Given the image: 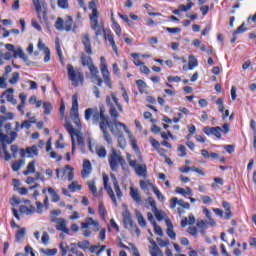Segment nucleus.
I'll return each instance as SVG.
<instances>
[{"mask_svg": "<svg viewBox=\"0 0 256 256\" xmlns=\"http://www.w3.org/2000/svg\"><path fill=\"white\" fill-rule=\"evenodd\" d=\"M113 122L109 121V116L105 115V107H100V116H99V128L100 131H107V127L111 129Z\"/></svg>", "mask_w": 256, "mask_h": 256, "instance_id": "nucleus-9", "label": "nucleus"}, {"mask_svg": "<svg viewBox=\"0 0 256 256\" xmlns=\"http://www.w3.org/2000/svg\"><path fill=\"white\" fill-rule=\"evenodd\" d=\"M52 221H54V223H57L56 225V229L57 231H62V233H66V235H69V229L67 227V220L63 219V218H55Z\"/></svg>", "mask_w": 256, "mask_h": 256, "instance_id": "nucleus-16", "label": "nucleus"}, {"mask_svg": "<svg viewBox=\"0 0 256 256\" xmlns=\"http://www.w3.org/2000/svg\"><path fill=\"white\" fill-rule=\"evenodd\" d=\"M26 153L30 159H33V157H37V155H39V149H37L36 145H34L32 147H27L26 150L22 149L21 157H25Z\"/></svg>", "mask_w": 256, "mask_h": 256, "instance_id": "nucleus-20", "label": "nucleus"}, {"mask_svg": "<svg viewBox=\"0 0 256 256\" xmlns=\"http://www.w3.org/2000/svg\"><path fill=\"white\" fill-rule=\"evenodd\" d=\"M101 73H102V77L105 85H107L109 89H113V81H111V74L107 69V65H103L101 67Z\"/></svg>", "mask_w": 256, "mask_h": 256, "instance_id": "nucleus-14", "label": "nucleus"}, {"mask_svg": "<svg viewBox=\"0 0 256 256\" xmlns=\"http://www.w3.org/2000/svg\"><path fill=\"white\" fill-rule=\"evenodd\" d=\"M90 245H91V242H89V240H83L77 243V247H79V249H83V251H87Z\"/></svg>", "mask_w": 256, "mask_h": 256, "instance_id": "nucleus-41", "label": "nucleus"}, {"mask_svg": "<svg viewBox=\"0 0 256 256\" xmlns=\"http://www.w3.org/2000/svg\"><path fill=\"white\" fill-rule=\"evenodd\" d=\"M48 193L51 195L53 203H58V201L61 200V197L55 192V189L48 187Z\"/></svg>", "mask_w": 256, "mask_h": 256, "instance_id": "nucleus-35", "label": "nucleus"}, {"mask_svg": "<svg viewBox=\"0 0 256 256\" xmlns=\"http://www.w3.org/2000/svg\"><path fill=\"white\" fill-rule=\"evenodd\" d=\"M11 59H13V54H11V52L3 53L0 51V65H5V63L11 61Z\"/></svg>", "mask_w": 256, "mask_h": 256, "instance_id": "nucleus-29", "label": "nucleus"}, {"mask_svg": "<svg viewBox=\"0 0 256 256\" xmlns=\"http://www.w3.org/2000/svg\"><path fill=\"white\" fill-rule=\"evenodd\" d=\"M89 71L91 73V83H96L98 87H103V79L99 76V69L95 65H90Z\"/></svg>", "mask_w": 256, "mask_h": 256, "instance_id": "nucleus-11", "label": "nucleus"}, {"mask_svg": "<svg viewBox=\"0 0 256 256\" xmlns=\"http://www.w3.org/2000/svg\"><path fill=\"white\" fill-rule=\"evenodd\" d=\"M116 137H118V146L120 149H125V147H127V140H125V136L121 134L120 136Z\"/></svg>", "mask_w": 256, "mask_h": 256, "instance_id": "nucleus-46", "label": "nucleus"}, {"mask_svg": "<svg viewBox=\"0 0 256 256\" xmlns=\"http://www.w3.org/2000/svg\"><path fill=\"white\" fill-rule=\"evenodd\" d=\"M156 241L160 247H167L169 245V239L163 240L161 238H157Z\"/></svg>", "mask_w": 256, "mask_h": 256, "instance_id": "nucleus-62", "label": "nucleus"}, {"mask_svg": "<svg viewBox=\"0 0 256 256\" xmlns=\"http://www.w3.org/2000/svg\"><path fill=\"white\" fill-rule=\"evenodd\" d=\"M66 171L68 172V181H73L74 177H75V172L73 167H71L70 165H66L65 167Z\"/></svg>", "mask_w": 256, "mask_h": 256, "instance_id": "nucleus-52", "label": "nucleus"}, {"mask_svg": "<svg viewBox=\"0 0 256 256\" xmlns=\"http://www.w3.org/2000/svg\"><path fill=\"white\" fill-rule=\"evenodd\" d=\"M40 252L43 253V255H48V256H55L57 255V249H41Z\"/></svg>", "mask_w": 256, "mask_h": 256, "instance_id": "nucleus-51", "label": "nucleus"}, {"mask_svg": "<svg viewBox=\"0 0 256 256\" xmlns=\"http://www.w3.org/2000/svg\"><path fill=\"white\" fill-rule=\"evenodd\" d=\"M64 127L68 131V133H70L72 139L74 138L75 134L78 133L77 130H75V128H73V125H71V123H69V122H66Z\"/></svg>", "mask_w": 256, "mask_h": 256, "instance_id": "nucleus-44", "label": "nucleus"}, {"mask_svg": "<svg viewBox=\"0 0 256 256\" xmlns=\"http://www.w3.org/2000/svg\"><path fill=\"white\" fill-rule=\"evenodd\" d=\"M41 241L43 245H47L49 243V233L43 232Z\"/></svg>", "mask_w": 256, "mask_h": 256, "instance_id": "nucleus-64", "label": "nucleus"}, {"mask_svg": "<svg viewBox=\"0 0 256 256\" xmlns=\"http://www.w3.org/2000/svg\"><path fill=\"white\" fill-rule=\"evenodd\" d=\"M221 131H223V129H221V127L216 126V127H209L206 126L203 128V133H205V135H214V137H217V139H221Z\"/></svg>", "mask_w": 256, "mask_h": 256, "instance_id": "nucleus-15", "label": "nucleus"}, {"mask_svg": "<svg viewBox=\"0 0 256 256\" xmlns=\"http://www.w3.org/2000/svg\"><path fill=\"white\" fill-rule=\"evenodd\" d=\"M82 64L83 65H93V60L90 56H87L85 54L82 55Z\"/></svg>", "mask_w": 256, "mask_h": 256, "instance_id": "nucleus-55", "label": "nucleus"}, {"mask_svg": "<svg viewBox=\"0 0 256 256\" xmlns=\"http://www.w3.org/2000/svg\"><path fill=\"white\" fill-rule=\"evenodd\" d=\"M68 79L73 87H79L85 83V74L73 66H68Z\"/></svg>", "mask_w": 256, "mask_h": 256, "instance_id": "nucleus-4", "label": "nucleus"}, {"mask_svg": "<svg viewBox=\"0 0 256 256\" xmlns=\"http://www.w3.org/2000/svg\"><path fill=\"white\" fill-rule=\"evenodd\" d=\"M110 131L112 135H114V137H119L120 135H123V131H125V133H127L128 135H131V130L127 128V125L117 120H114L112 122V126H110Z\"/></svg>", "mask_w": 256, "mask_h": 256, "instance_id": "nucleus-6", "label": "nucleus"}, {"mask_svg": "<svg viewBox=\"0 0 256 256\" xmlns=\"http://www.w3.org/2000/svg\"><path fill=\"white\" fill-rule=\"evenodd\" d=\"M105 39H108L113 51L117 53V44H115V36H113V33L110 32L108 34H105Z\"/></svg>", "mask_w": 256, "mask_h": 256, "instance_id": "nucleus-33", "label": "nucleus"}, {"mask_svg": "<svg viewBox=\"0 0 256 256\" xmlns=\"http://www.w3.org/2000/svg\"><path fill=\"white\" fill-rule=\"evenodd\" d=\"M131 57H133L135 65H145V62L139 61V57H141L140 53H132Z\"/></svg>", "mask_w": 256, "mask_h": 256, "instance_id": "nucleus-54", "label": "nucleus"}, {"mask_svg": "<svg viewBox=\"0 0 256 256\" xmlns=\"http://www.w3.org/2000/svg\"><path fill=\"white\" fill-rule=\"evenodd\" d=\"M55 28L57 29V31H65V20L59 17L55 23Z\"/></svg>", "mask_w": 256, "mask_h": 256, "instance_id": "nucleus-39", "label": "nucleus"}, {"mask_svg": "<svg viewBox=\"0 0 256 256\" xmlns=\"http://www.w3.org/2000/svg\"><path fill=\"white\" fill-rule=\"evenodd\" d=\"M95 153L100 159H105L107 157V148L103 145H97L95 147Z\"/></svg>", "mask_w": 256, "mask_h": 256, "instance_id": "nucleus-27", "label": "nucleus"}, {"mask_svg": "<svg viewBox=\"0 0 256 256\" xmlns=\"http://www.w3.org/2000/svg\"><path fill=\"white\" fill-rule=\"evenodd\" d=\"M108 163L111 171L115 172L118 171L119 165L122 167V169H125V166L127 165L125 158H123V156H121V153L117 152L115 148L111 149V152L108 156Z\"/></svg>", "mask_w": 256, "mask_h": 256, "instance_id": "nucleus-3", "label": "nucleus"}, {"mask_svg": "<svg viewBox=\"0 0 256 256\" xmlns=\"http://www.w3.org/2000/svg\"><path fill=\"white\" fill-rule=\"evenodd\" d=\"M157 221H163V219H165V212L161 211V210H157L153 212Z\"/></svg>", "mask_w": 256, "mask_h": 256, "instance_id": "nucleus-56", "label": "nucleus"}, {"mask_svg": "<svg viewBox=\"0 0 256 256\" xmlns=\"http://www.w3.org/2000/svg\"><path fill=\"white\" fill-rule=\"evenodd\" d=\"M135 215L140 227H147V221L145 220V217H143V214L139 212V210L135 211Z\"/></svg>", "mask_w": 256, "mask_h": 256, "instance_id": "nucleus-32", "label": "nucleus"}, {"mask_svg": "<svg viewBox=\"0 0 256 256\" xmlns=\"http://www.w3.org/2000/svg\"><path fill=\"white\" fill-rule=\"evenodd\" d=\"M103 138L106 141L107 145H112L113 144V139L111 138V134H109V131L103 130Z\"/></svg>", "mask_w": 256, "mask_h": 256, "instance_id": "nucleus-49", "label": "nucleus"}, {"mask_svg": "<svg viewBox=\"0 0 256 256\" xmlns=\"http://www.w3.org/2000/svg\"><path fill=\"white\" fill-rule=\"evenodd\" d=\"M37 47L39 51H44V63H49V61H51V50L49 49V47H47L45 43H43L42 39L38 40Z\"/></svg>", "mask_w": 256, "mask_h": 256, "instance_id": "nucleus-13", "label": "nucleus"}, {"mask_svg": "<svg viewBox=\"0 0 256 256\" xmlns=\"http://www.w3.org/2000/svg\"><path fill=\"white\" fill-rule=\"evenodd\" d=\"M111 97H112V101L115 103L120 113H123V106L121 105V103H119V98H117V94L112 93Z\"/></svg>", "mask_w": 256, "mask_h": 256, "instance_id": "nucleus-43", "label": "nucleus"}, {"mask_svg": "<svg viewBox=\"0 0 256 256\" xmlns=\"http://www.w3.org/2000/svg\"><path fill=\"white\" fill-rule=\"evenodd\" d=\"M43 108H44V114L45 115H51V111H53V105L49 102H44L43 103Z\"/></svg>", "mask_w": 256, "mask_h": 256, "instance_id": "nucleus-50", "label": "nucleus"}, {"mask_svg": "<svg viewBox=\"0 0 256 256\" xmlns=\"http://www.w3.org/2000/svg\"><path fill=\"white\" fill-rule=\"evenodd\" d=\"M21 59L24 63H27L29 61V56L25 54V50L21 46H16V50L12 55V59Z\"/></svg>", "mask_w": 256, "mask_h": 256, "instance_id": "nucleus-18", "label": "nucleus"}, {"mask_svg": "<svg viewBox=\"0 0 256 256\" xmlns=\"http://www.w3.org/2000/svg\"><path fill=\"white\" fill-rule=\"evenodd\" d=\"M19 81V72H14L12 78L9 80L10 85H15Z\"/></svg>", "mask_w": 256, "mask_h": 256, "instance_id": "nucleus-60", "label": "nucleus"}, {"mask_svg": "<svg viewBox=\"0 0 256 256\" xmlns=\"http://www.w3.org/2000/svg\"><path fill=\"white\" fill-rule=\"evenodd\" d=\"M165 223H166V225L168 227L167 231H166L168 237H170V239L175 241L177 239V234L173 230V222H171V220L169 218H167V219H165Z\"/></svg>", "mask_w": 256, "mask_h": 256, "instance_id": "nucleus-21", "label": "nucleus"}, {"mask_svg": "<svg viewBox=\"0 0 256 256\" xmlns=\"http://www.w3.org/2000/svg\"><path fill=\"white\" fill-rule=\"evenodd\" d=\"M33 5L35 6V10L38 14V18L43 19V21L47 22V4L40 0H32Z\"/></svg>", "mask_w": 256, "mask_h": 256, "instance_id": "nucleus-10", "label": "nucleus"}, {"mask_svg": "<svg viewBox=\"0 0 256 256\" xmlns=\"http://www.w3.org/2000/svg\"><path fill=\"white\" fill-rule=\"evenodd\" d=\"M150 255L151 256H163V252L161 251V248H159V246H157V244L156 245H154V247H152L151 249H150Z\"/></svg>", "mask_w": 256, "mask_h": 256, "instance_id": "nucleus-40", "label": "nucleus"}, {"mask_svg": "<svg viewBox=\"0 0 256 256\" xmlns=\"http://www.w3.org/2000/svg\"><path fill=\"white\" fill-rule=\"evenodd\" d=\"M106 105L109 107V115L113 119V121H117L119 119V112H117V108H115V105H113V102H111V98L108 96L106 98Z\"/></svg>", "mask_w": 256, "mask_h": 256, "instance_id": "nucleus-17", "label": "nucleus"}, {"mask_svg": "<svg viewBox=\"0 0 256 256\" xmlns=\"http://www.w3.org/2000/svg\"><path fill=\"white\" fill-rule=\"evenodd\" d=\"M89 9L92 11L90 14L91 29L95 31L96 37H99V35L105 33V28H103V25L99 24V11H97V2H95V0L89 3Z\"/></svg>", "mask_w": 256, "mask_h": 256, "instance_id": "nucleus-2", "label": "nucleus"}, {"mask_svg": "<svg viewBox=\"0 0 256 256\" xmlns=\"http://www.w3.org/2000/svg\"><path fill=\"white\" fill-rule=\"evenodd\" d=\"M86 223H89V227L93 225L95 227V231H99V222L93 220V218H86Z\"/></svg>", "mask_w": 256, "mask_h": 256, "instance_id": "nucleus-53", "label": "nucleus"}, {"mask_svg": "<svg viewBox=\"0 0 256 256\" xmlns=\"http://www.w3.org/2000/svg\"><path fill=\"white\" fill-rule=\"evenodd\" d=\"M128 135L130 137V144L132 146V149H134V151H136V153H139V146L137 145V140H135V137H133L131 132Z\"/></svg>", "mask_w": 256, "mask_h": 256, "instance_id": "nucleus-47", "label": "nucleus"}, {"mask_svg": "<svg viewBox=\"0 0 256 256\" xmlns=\"http://www.w3.org/2000/svg\"><path fill=\"white\" fill-rule=\"evenodd\" d=\"M91 171H93V167L91 166V162L89 160H84L83 162V170L82 177L87 178L91 175Z\"/></svg>", "mask_w": 256, "mask_h": 256, "instance_id": "nucleus-23", "label": "nucleus"}, {"mask_svg": "<svg viewBox=\"0 0 256 256\" xmlns=\"http://www.w3.org/2000/svg\"><path fill=\"white\" fill-rule=\"evenodd\" d=\"M23 165H25V160L20 159L12 164V170L17 172L21 167H23Z\"/></svg>", "mask_w": 256, "mask_h": 256, "instance_id": "nucleus-45", "label": "nucleus"}, {"mask_svg": "<svg viewBox=\"0 0 256 256\" xmlns=\"http://www.w3.org/2000/svg\"><path fill=\"white\" fill-rule=\"evenodd\" d=\"M73 29V17L67 16L64 22V31H71Z\"/></svg>", "mask_w": 256, "mask_h": 256, "instance_id": "nucleus-36", "label": "nucleus"}, {"mask_svg": "<svg viewBox=\"0 0 256 256\" xmlns=\"http://www.w3.org/2000/svg\"><path fill=\"white\" fill-rule=\"evenodd\" d=\"M99 117H101V110H99L97 107L95 108H88L84 112V119L86 121H91L94 125H97L99 123Z\"/></svg>", "mask_w": 256, "mask_h": 256, "instance_id": "nucleus-8", "label": "nucleus"}, {"mask_svg": "<svg viewBox=\"0 0 256 256\" xmlns=\"http://www.w3.org/2000/svg\"><path fill=\"white\" fill-rule=\"evenodd\" d=\"M13 126L11 123H6L4 129H0V157L1 149L3 153H7V145H11L15 139H17V132L11 131Z\"/></svg>", "mask_w": 256, "mask_h": 256, "instance_id": "nucleus-1", "label": "nucleus"}, {"mask_svg": "<svg viewBox=\"0 0 256 256\" xmlns=\"http://www.w3.org/2000/svg\"><path fill=\"white\" fill-rule=\"evenodd\" d=\"M58 7L60 9H69V0H58Z\"/></svg>", "mask_w": 256, "mask_h": 256, "instance_id": "nucleus-58", "label": "nucleus"}, {"mask_svg": "<svg viewBox=\"0 0 256 256\" xmlns=\"http://www.w3.org/2000/svg\"><path fill=\"white\" fill-rule=\"evenodd\" d=\"M74 135L76 136L78 145H84L85 140L83 138V135H81L80 132H76Z\"/></svg>", "mask_w": 256, "mask_h": 256, "instance_id": "nucleus-61", "label": "nucleus"}, {"mask_svg": "<svg viewBox=\"0 0 256 256\" xmlns=\"http://www.w3.org/2000/svg\"><path fill=\"white\" fill-rule=\"evenodd\" d=\"M103 183H104V189L107 191L110 199L114 203V205H117V198L115 197V192H113V188L109 185V176L107 174H103Z\"/></svg>", "mask_w": 256, "mask_h": 256, "instance_id": "nucleus-12", "label": "nucleus"}, {"mask_svg": "<svg viewBox=\"0 0 256 256\" xmlns=\"http://www.w3.org/2000/svg\"><path fill=\"white\" fill-rule=\"evenodd\" d=\"M122 217L124 227L126 229H135L137 235H141V230L137 228V224L133 221V218L131 217V212H129L128 209H125V211L122 213Z\"/></svg>", "mask_w": 256, "mask_h": 256, "instance_id": "nucleus-7", "label": "nucleus"}, {"mask_svg": "<svg viewBox=\"0 0 256 256\" xmlns=\"http://www.w3.org/2000/svg\"><path fill=\"white\" fill-rule=\"evenodd\" d=\"M35 211V206L33 205H30L29 207L25 205H20L19 207V213H22V215H33Z\"/></svg>", "mask_w": 256, "mask_h": 256, "instance_id": "nucleus-25", "label": "nucleus"}, {"mask_svg": "<svg viewBox=\"0 0 256 256\" xmlns=\"http://www.w3.org/2000/svg\"><path fill=\"white\" fill-rule=\"evenodd\" d=\"M70 116L77 127H81V119L79 118V95L74 94L72 96V107L70 110Z\"/></svg>", "mask_w": 256, "mask_h": 256, "instance_id": "nucleus-5", "label": "nucleus"}, {"mask_svg": "<svg viewBox=\"0 0 256 256\" xmlns=\"http://www.w3.org/2000/svg\"><path fill=\"white\" fill-rule=\"evenodd\" d=\"M37 123V120L30 121V120H24L22 124L20 125L21 129H31L33 127V124Z\"/></svg>", "mask_w": 256, "mask_h": 256, "instance_id": "nucleus-42", "label": "nucleus"}, {"mask_svg": "<svg viewBox=\"0 0 256 256\" xmlns=\"http://www.w3.org/2000/svg\"><path fill=\"white\" fill-rule=\"evenodd\" d=\"M25 235H27L26 228H20L19 230H17L16 234H15V239H16L17 243L22 241V239H25Z\"/></svg>", "mask_w": 256, "mask_h": 256, "instance_id": "nucleus-31", "label": "nucleus"}, {"mask_svg": "<svg viewBox=\"0 0 256 256\" xmlns=\"http://www.w3.org/2000/svg\"><path fill=\"white\" fill-rule=\"evenodd\" d=\"M11 71H13L11 66L5 67V73L3 74V77H0V88L1 89H7V83L5 82V80L7 79V77H9V73H11Z\"/></svg>", "mask_w": 256, "mask_h": 256, "instance_id": "nucleus-24", "label": "nucleus"}, {"mask_svg": "<svg viewBox=\"0 0 256 256\" xmlns=\"http://www.w3.org/2000/svg\"><path fill=\"white\" fill-rule=\"evenodd\" d=\"M136 85L140 93H147V83L143 80H137Z\"/></svg>", "mask_w": 256, "mask_h": 256, "instance_id": "nucleus-38", "label": "nucleus"}, {"mask_svg": "<svg viewBox=\"0 0 256 256\" xmlns=\"http://www.w3.org/2000/svg\"><path fill=\"white\" fill-rule=\"evenodd\" d=\"M31 173H35V160L28 163L27 169L23 171V175H31Z\"/></svg>", "mask_w": 256, "mask_h": 256, "instance_id": "nucleus-37", "label": "nucleus"}, {"mask_svg": "<svg viewBox=\"0 0 256 256\" xmlns=\"http://www.w3.org/2000/svg\"><path fill=\"white\" fill-rule=\"evenodd\" d=\"M193 45H194V47H199L200 51H205L207 49L205 44H202L199 39H195L193 42Z\"/></svg>", "mask_w": 256, "mask_h": 256, "instance_id": "nucleus-57", "label": "nucleus"}, {"mask_svg": "<svg viewBox=\"0 0 256 256\" xmlns=\"http://www.w3.org/2000/svg\"><path fill=\"white\" fill-rule=\"evenodd\" d=\"M81 43L83 44L86 53L88 55H91L93 53V50L91 48V36H89L88 33L82 35Z\"/></svg>", "mask_w": 256, "mask_h": 256, "instance_id": "nucleus-19", "label": "nucleus"}, {"mask_svg": "<svg viewBox=\"0 0 256 256\" xmlns=\"http://www.w3.org/2000/svg\"><path fill=\"white\" fill-rule=\"evenodd\" d=\"M130 197L135 201V203H138V205H141L143 203V200L141 199V194H139V189L130 187Z\"/></svg>", "mask_w": 256, "mask_h": 256, "instance_id": "nucleus-22", "label": "nucleus"}, {"mask_svg": "<svg viewBox=\"0 0 256 256\" xmlns=\"http://www.w3.org/2000/svg\"><path fill=\"white\" fill-rule=\"evenodd\" d=\"M14 119L15 114H13V112L6 113V116H0V129L5 131V126H3V123H5V121H13Z\"/></svg>", "mask_w": 256, "mask_h": 256, "instance_id": "nucleus-26", "label": "nucleus"}, {"mask_svg": "<svg viewBox=\"0 0 256 256\" xmlns=\"http://www.w3.org/2000/svg\"><path fill=\"white\" fill-rule=\"evenodd\" d=\"M134 169L138 177H145L147 175V165L145 164H138Z\"/></svg>", "mask_w": 256, "mask_h": 256, "instance_id": "nucleus-28", "label": "nucleus"}, {"mask_svg": "<svg viewBox=\"0 0 256 256\" xmlns=\"http://www.w3.org/2000/svg\"><path fill=\"white\" fill-rule=\"evenodd\" d=\"M87 185L92 195H94V197H99V192L97 191V185H95V180H89L87 182Z\"/></svg>", "mask_w": 256, "mask_h": 256, "instance_id": "nucleus-30", "label": "nucleus"}, {"mask_svg": "<svg viewBox=\"0 0 256 256\" xmlns=\"http://www.w3.org/2000/svg\"><path fill=\"white\" fill-rule=\"evenodd\" d=\"M21 202H22L21 199H19V197L17 196H12L10 198V205H12V207H16V205H20Z\"/></svg>", "mask_w": 256, "mask_h": 256, "instance_id": "nucleus-59", "label": "nucleus"}, {"mask_svg": "<svg viewBox=\"0 0 256 256\" xmlns=\"http://www.w3.org/2000/svg\"><path fill=\"white\" fill-rule=\"evenodd\" d=\"M153 192L156 194V197H157L158 201H161L162 203L165 201V196L163 195V193H161L159 188L154 186L153 187Z\"/></svg>", "mask_w": 256, "mask_h": 256, "instance_id": "nucleus-48", "label": "nucleus"}, {"mask_svg": "<svg viewBox=\"0 0 256 256\" xmlns=\"http://www.w3.org/2000/svg\"><path fill=\"white\" fill-rule=\"evenodd\" d=\"M154 231L156 235H159L160 237H163V229L160 228L159 225H157V222H154Z\"/></svg>", "mask_w": 256, "mask_h": 256, "instance_id": "nucleus-63", "label": "nucleus"}, {"mask_svg": "<svg viewBox=\"0 0 256 256\" xmlns=\"http://www.w3.org/2000/svg\"><path fill=\"white\" fill-rule=\"evenodd\" d=\"M188 219L189 220H187V218H184L181 221V227H185L186 225H195V216L193 214H189Z\"/></svg>", "mask_w": 256, "mask_h": 256, "instance_id": "nucleus-34", "label": "nucleus"}]
</instances>
